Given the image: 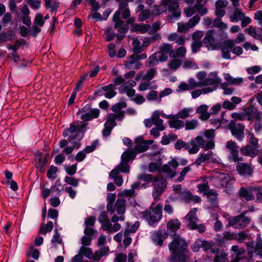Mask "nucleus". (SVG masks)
<instances>
[{
  "instance_id": "nucleus-1",
  "label": "nucleus",
  "mask_w": 262,
  "mask_h": 262,
  "mask_svg": "<svg viewBox=\"0 0 262 262\" xmlns=\"http://www.w3.org/2000/svg\"><path fill=\"white\" fill-rule=\"evenodd\" d=\"M88 123L82 122H72L70 124L69 128L64 129L62 135L67 137L72 146H66L63 150V152L69 155L72 154L74 148L78 149L81 146L80 140L83 138L86 132Z\"/></svg>"
},
{
  "instance_id": "nucleus-2",
  "label": "nucleus",
  "mask_w": 262,
  "mask_h": 262,
  "mask_svg": "<svg viewBox=\"0 0 262 262\" xmlns=\"http://www.w3.org/2000/svg\"><path fill=\"white\" fill-rule=\"evenodd\" d=\"M168 248L170 252V262H185L187 260L189 254L187 245L179 235H174L173 241L168 245Z\"/></svg>"
},
{
  "instance_id": "nucleus-3",
  "label": "nucleus",
  "mask_w": 262,
  "mask_h": 262,
  "mask_svg": "<svg viewBox=\"0 0 262 262\" xmlns=\"http://www.w3.org/2000/svg\"><path fill=\"white\" fill-rule=\"evenodd\" d=\"M172 50L173 47L171 45L166 43L162 44L159 47V51L152 54L146 60V67H152L160 62L166 61L168 59L169 54L171 57Z\"/></svg>"
},
{
  "instance_id": "nucleus-4",
  "label": "nucleus",
  "mask_w": 262,
  "mask_h": 262,
  "mask_svg": "<svg viewBox=\"0 0 262 262\" xmlns=\"http://www.w3.org/2000/svg\"><path fill=\"white\" fill-rule=\"evenodd\" d=\"M130 10L127 3L119 4L118 10L116 11L113 15V21L115 23V28L122 34H125L128 30L127 24H124L120 16L122 14V17L126 19L130 16Z\"/></svg>"
},
{
  "instance_id": "nucleus-5",
  "label": "nucleus",
  "mask_w": 262,
  "mask_h": 262,
  "mask_svg": "<svg viewBox=\"0 0 262 262\" xmlns=\"http://www.w3.org/2000/svg\"><path fill=\"white\" fill-rule=\"evenodd\" d=\"M246 245L248 257V262H252L257 258L262 259V238L259 234L257 235L254 246L253 242H247ZM255 262H262V261L257 260Z\"/></svg>"
},
{
  "instance_id": "nucleus-6",
  "label": "nucleus",
  "mask_w": 262,
  "mask_h": 262,
  "mask_svg": "<svg viewBox=\"0 0 262 262\" xmlns=\"http://www.w3.org/2000/svg\"><path fill=\"white\" fill-rule=\"evenodd\" d=\"M217 35L220 37V40H224L228 37L227 34L221 30L215 31L213 29H210L206 32L203 42L208 50L212 51L218 49L219 44L215 42L214 38Z\"/></svg>"
},
{
  "instance_id": "nucleus-7",
  "label": "nucleus",
  "mask_w": 262,
  "mask_h": 262,
  "mask_svg": "<svg viewBox=\"0 0 262 262\" xmlns=\"http://www.w3.org/2000/svg\"><path fill=\"white\" fill-rule=\"evenodd\" d=\"M248 211V210H246L238 215L229 217L228 225L235 229H242L245 228L249 225L251 221L250 217L245 216Z\"/></svg>"
},
{
  "instance_id": "nucleus-8",
  "label": "nucleus",
  "mask_w": 262,
  "mask_h": 262,
  "mask_svg": "<svg viewBox=\"0 0 262 262\" xmlns=\"http://www.w3.org/2000/svg\"><path fill=\"white\" fill-rule=\"evenodd\" d=\"M162 205L158 204L155 207L149 208V210L143 213V216L148 224L152 226L158 222L162 218Z\"/></svg>"
},
{
  "instance_id": "nucleus-9",
  "label": "nucleus",
  "mask_w": 262,
  "mask_h": 262,
  "mask_svg": "<svg viewBox=\"0 0 262 262\" xmlns=\"http://www.w3.org/2000/svg\"><path fill=\"white\" fill-rule=\"evenodd\" d=\"M168 8L171 17H178L181 11L179 8V3L177 0H162V5L159 6L158 10L161 12H164Z\"/></svg>"
},
{
  "instance_id": "nucleus-10",
  "label": "nucleus",
  "mask_w": 262,
  "mask_h": 262,
  "mask_svg": "<svg viewBox=\"0 0 262 262\" xmlns=\"http://www.w3.org/2000/svg\"><path fill=\"white\" fill-rule=\"evenodd\" d=\"M196 208H193L185 219L187 221V226L190 229H197L200 233H202L205 231V227L203 224H199V220L196 215Z\"/></svg>"
},
{
  "instance_id": "nucleus-11",
  "label": "nucleus",
  "mask_w": 262,
  "mask_h": 262,
  "mask_svg": "<svg viewBox=\"0 0 262 262\" xmlns=\"http://www.w3.org/2000/svg\"><path fill=\"white\" fill-rule=\"evenodd\" d=\"M109 250L110 249L108 247H103L100 249L96 251L95 253L93 254L91 248L82 246L80 248V252L90 259H93L94 260L98 261L102 257L106 255Z\"/></svg>"
},
{
  "instance_id": "nucleus-12",
  "label": "nucleus",
  "mask_w": 262,
  "mask_h": 262,
  "mask_svg": "<svg viewBox=\"0 0 262 262\" xmlns=\"http://www.w3.org/2000/svg\"><path fill=\"white\" fill-rule=\"evenodd\" d=\"M152 185L154 187L152 196L155 199H156L164 192L167 186L166 181L159 174L153 179Z\"/></svg>"
},
{
  "instance_id": "nucleus-13",
  "label": "nucleus",
  "mask_w": 262,
  "mask_h": 262,
  "mask_svg": "<svg viewBox=\"0 0 262 262\" xmlns=\"http://www.w3.org/2000/svg\"><path fill=\"white\" fill-rule=\"evenodd\" d=\"M78 114H82L81 119L84 121H90L98 117L99 110L96 108H92L90 105H86L79 110Z\"/></svg>"
},
{
  "instance_id": "nucleus-14",
  "label": "nucleus",
  "mask_w": 262,
  "mask_h": 262,
  "mask_svg": "<svg viewBox=\"0 0 262 262\" xmlns=\"http://www.w3.org/2000/svg\"><path fill=\"white\" fill-rule=\"evenodd\" d=\"M205 141L201 136H197L194 139L187 142V150L189 154H196L200 148H203L205 146Z\"/></svg>"
},
{
  "instance_id": "nucleus-15",
  "label": "nucleus",
  "mask_w": 262,
  "mask_h": 262,
  "mask_svg": "<svg viewBox=\"0 0 262 262\" xmlns=\"http://www.w3.org/2000/svg\"><path fill=\"white\" fill-rule=\"evenodd\" d=\"M226 147L230 152L228 158L231 161L238 162L243 160L242 157H239L238 146L235 142L231 140L227 142Z\"/></svg>"
},
{
  "instance_id": "nucleus-16",
  "label": "nucleus",
  "mask_w": 262,
  "mask_h": 262,
  "mask_svg": "<svg viewBox=\"0 0 262 262\" xmlns=\"http://www.w3.org/2000/svg\"><path fill=\"white\" fill-rule=\"evenodd\" d=\"M258 190H259V189L257 187L250 186L247 188L241 187L238 191V194L239 198L245 199L247 201H253L255 199V196L252 192Z\"/></svg>"
},
{
  "instance_id": "nucleus-17",
  "label": "nucleus",
  "mask_w": 262,
  "mask_h": 262,
  "mask_svg": "<svg viewBox=\"0 0 262 262\" xmlns=\"http://www.w3.org/2000/svg\"><path fill=\"white\" fill-rule=\"evenodd\" d=\"M234 45V41L233 40L228 39L220 43L218 48H220L222 51V57L226 59H230V52Z\"/></svg>"
},
{
  "instance_id": "nucleus-18",
  "label": "nucleus",
  "mask_w": 262,
  "mask_h": 262,
  "mask_svg": "<svg viewBox=\"0 0 262 262\" xmlns=\"http://www.w3.org/2000/svg\"><path fill=\"white\" fill-rule=\"evenodd\" d=\"M229 127L232 135L238 140H242L244 138V131L245 128L244 125L239 123H236L234 121H231L229 123Z\"/></svg>"
},
{
  "instance_id": "nucleus-19",
  "label": "nucleus",
  "mask_w": 262,
  "mask_h": 262,
  "mask_svg": "<svg viewBox=\"0 0 262 262\" xmlns=\"http://www.w3.org/2000/svg\"><path fill=\"white\" fill-rule=\"evenodd\" d=\"M116 86L114 84H110L107 85L100 88L94 94L104 95L106 98L111 99L114 97L117 94L115 92Z\"/></svg>"
},
{
  "instance_id": "nucleus-20",
  "label": "nucleus",
  "mask_w": 262,
  "mask_h": 262,
  "mask_svg": "<svg viewBox=\"0 0 262 262\" xmlns=\"http://www.w3.org/2000/svg\"><path fill=\"white\" fill-rule=\"evenodd\" d=\"M124 220L125 217L124 215H121L120 216H118L116 214H114L111 217V221H110L107 233H113L119 231L121 226L118 222L119 221H124Z\"/></svg>"
},
{
  "instance_id": "nucleus-21",
  "label": "nucleus",
  "mask_w": 262,
  "mask_h": 262,
  "mask_svg": "<svg viewBox=\"0 0 262 262\" xmlns=\"http://www.w3.org/2000/svg\"><path fill=\"white\" fill-rule=\"evenodd\" d=\"M168 236V233L165 230H158L152 233L151 238L155 245L161 246L163 245L164 240L166 239Z\"/></svg>"
},
{
  "instance_id": "nucleus-22",
  "label": "nucleus",
  "mask_w": 262,
  "mask_h": 262,
  "mask_svg": "<svg viewBox=\"0 0 262 262\" xmlns=\"http://www.w3.org/2000/svg\"><path fill=\"white\" fill-rule=\"evenodd\" d=\"M126 102L120 101L114 105L112 107V111L116 114H114L115 121H121L124 117V111H121L122 108L126 107Z\"/></svg>"
},
{
  "instance_id": "nucleus-23",
  "label": "nucleus",
  "mask_w": 262,
  "mask_h": 262,
  "mask_svg": "<svg viewBox=\"0 0 262 262\" xmlns=\"http://www.w3.org/2000/svg\"><path fill=\"white\" fill-rule=\"evenodd\" d=\"M241 153L247 156L254 158L259 155H262V149H259L251 145H247L241 149Z\"/></svg>"
},
{
  "instance_id": "nucleus-24",
  "label": "nucleus",
  "mask_w": 262,
  "mask_h": 262,
  "mask_svg": "<svg viewBox=\"0 0 262 262\" xmlns=\"http://www.w3.org/2000/svg\"><path fill=\"white\" fill-rule=\"evenodd\" d=\"M236 169L242 176H251L253 172V168L251 164L239 163L236 166Z\"/></svg>"
},
{
  "instance_id": "nucleus-25",
  "label": "nucleus",
  "mask_w": 262,
  "mask_h": 262,
  "mask_svg": "<svg viewBox=\"0 0 262 262\" xmlns=\"http://www.w3.org/2000/svg\"><path fill=\"white\" fill-rule=\"evenodd\" d=\"M124 66L128 70L132 69L138 70L142 67V64L140 61L138 60L135 55H132L125 61Z\"/></svg>"
},
{
  "instance_id": "nucleus-26",
  "label": "nucleus",
  "mask_w": 262,
  "mask_h": 262,
  "mask_svg": "<svg viewBox=\"0 0 262 262\" xmlns=\"http://www.w3.org/2000/svg\"><path fill=\"white\" fill-rule=\"evenodd\" d=\"M47 156L42 159L40 152L36 154L35 155V166L40 172H43L45 170V167L47 164Z\"/></svg>"
},
{
  "instance_id": "nucleus-27",
  "label": "nucleus",
  "mask_w": 262,
  "mask_h": 262,
  "mask_svg": "<svg viewBox=\"0 0 262 262\" xmlns=\"http://www.w3.org/2000/svg\"><path fill=\"white\" fill-rule=\"evenodd\" d=\"M255 120L254 123V129L256 133H259L262 129L261 115L257 110L252 111V119Z\"/></svg>"
},
{
  "instance_id": "nucleus-28",
  "label": "nucleus",
  "mask_w": 262,
  "mask_h": 262,
  "mask_svg": "<svg viewBox=\"0 0 262 262\" xmlns=\"http://www.w3.org/2000/svg\"><path fill=\"white\" fill-rule=\"evenodd\" d=\"M34 23L35 24V26H34V36L41 31V29L39 28V27L43 26L45 24L43 15L40 13H37L35 15Z\"/></svg>"
},
{
  "instance_id": "nucleus-29",
  "label": "nucleus",
  "mask_w": 262,
  "mask_h": 262,
  "mask_svg": "<svg viewBox=\"0 0 262 262\" xmlns=\"http://www.w3.org/2000/svg\"><path fill=\"white\" fill-rule=\"evenodd\" d=\"M125 200L123 199H118L113 205V209L114 212L116 211L119 215H123L125 212Z\"/></svg>"
},
{
  "instance_id": "nucleus-30",
  "label": "nucleus",
  "mask_w": 262,
  "mask_h": 262,
  "mask_svg": "<svg viewBox=\"0 0 262 262\" xmlns=\"http://www.w3.org/2000/svg\"><path fill=\"white\" fill-rule=\"evenodd\" d=\"M151 26L149 25L134 24L131 27L130 30L132 32H139L141 33H145L149 30Z\"/></svg>"
},
{
  "instance_id": "nucleus-31",
  "label": "nucleus",
  "mask_w": 262,
  "mask_h": 262,
  "mask_svg": "<svg viewBox=\"0 0 262 262\" xmlns=\"http://www.w3.org/2000/svg\"><path fill=\"white\" fill-rule=\"evenodd\" d=\"M193 113V110L191 107H184L180 110L178 113L174 115V119L181 118L185 119L190 116Z\"/></svg>"
},
{
  "instance_id": "nucleus-32",
  "label": "nucleus",
  "mask_w": 262,
  "mask_h": 262,
  "mask_svg": "<svg viewBox=\"0 0 262 262\" xmlns=\"http://www.w3.org/2000/svg\"><path fill=\"white\" fill-rule=\"evenodd\" d=\"M160 112L158 111H155L152 114L153 124L159 127L160 130H164L165 127L163 124V121L160 118Z\"/></svg>"
},
{
  "instance_id": "nucleus-33",
  "label": "nucleus",
  "mask_w": 262,
  "mask_h": 262,
  "mask_svg": "<svg viewBox=\"0 0 262 262\" xmlns=\"http://www.w3.org/2000/svg\"><path fill=\"white\" fill-rule=\"evenodd\" d=\"M244 13L241 9L235 8L229 16L230 21L232 23H237L244 18Z\"/></svg>"
},
{
  "instance_id": "nucleus-34",
  "label": "nucleus",
  "mask_w": 262,
  "mask_h": 262,
  "mask_svg": "<svg viewBox=\"0 0 262 262\" xmlns=\"http://www.w3.org/2000/svg\"><path fill=\"white\" fill-rule=\"evenodd\" d=\"M181 226V223L178 219H172L167 224V231L170 233H175L178 230Z\"/></svg>"
},
{
  "instance_id": "nucleus-35",
  "label": "nucleus",
  "mask_w": 262,
  "mask_h": 262,
  "mask_svg": "<svg viewBox=\"0 0 262 262\" xmlns=\"http://www.w3.org/2000/svg\"><path fill=\"white\" fill-rule=\"evenodd\" d=\"M110 178L114 180L115 184L117 186H122L123 182V178L117 169H113L110 173Z\"/></svg>"
},
{
  "instance_id": "nucleus-36",
  "label": "nucleus",
  "mask_w": 262,
  "mask_h": 262,
  "mask_svg": "<svg viewBox=\"0 0 262 262\" xmlns=\"http://www.w3.org/2000/svg\"><path fill=\"white\" fill-rule=\"evenodd\" d=\"M98 221L101 224L102 229L107 232L110 225V220L107 217V213L101 212L98 217Z\"/></svg>"
},
{
  "instance_id": "nucleus-37",
  "label": "nucleus",
  "mask_w": 262,
  "mask_h": 262,
  "mask_svg": "<svg viewBox=\"0 0 262 262\" xmlns=\"http://www.w3.org/2000/svg\"><path fill=\"white\" fill-rule=\"evenodd\" d=\"M231 117L236 120L244 121L247 120L251 121L252 120V112L250 115H249L248 112L233 113L231 114Z\"/></svg>"
},
{
  "instance_id": "nucleus-38",
  "label": "nucleus",
  "mask_w": 262,
  "mask_h": 262,
  "mask_svg": "<svg viewBox=\"0 0 262 262\" xmlns=\"http://www.w3.org/2000/svg\"><path fill=\"white\" fill-rule=\"evenodd\" d=\"M136 156V153L133 149H128L121 156V161L128 164L130 160L134 159Z\"/></svg>"
},
{
  "instance_id": "nucleus-39",
  "label": "nucleus",
  "mask_w": 262,
  "mask_h": 262,
  "mask_svg": "<svg viewBox=\"0 0 262 262\" xmlns=\"http://www.w3.org/2000/svg\"><path fill=\"white\" fill-rule=\"evenodd\" d=\"M217 80L216 75L211 73L209 77L205 78L203 81H201L202 87L213 85L218 82Z\"/></svg>"
},
{
  "instance_id": "nucleus-40",
  "label": "nucleus",
  "mask_w": 262,
  "mask_h": 262,
  "mask_svg": "<svg viewBox=\"0 0 262 262\" xmlns=\"http://www.w3.org/2000/svg\"><path fill=\"white\" fill-rule=\"evenodd\" d=\"M213 155V152L209 151L207 154H201L199 157L195 160L194 164L197 166L201 165L202 163L209 160Z\"/></svg>"
},
{
  "instance_id": "nucleus-41",
  "label": "nucleus",
  "mask_w": 262,
  "mask_h": 262,
  "mask_svg": "<svg viewBox=\"0 0 262 262\" xmlns=\"http://www.w3.org/2000/svg\"><path fill=\"white\" fill-rule=\"evenodd\" d=\"M53 228V223L49 221L47 224H42L38 231V233L45 235L47 232H50Z\"/></svg>"
},
{
  "instance_id": "nucleus-42",
  "label": "nucleus",
  "mask_w": 262,
  "mask_h": 262,
  "mask_svg": "<svg viewBox=\"0 0 262 262\" xmlns=\"http://www.w3.org/2000/svg\"><path fill=\"white\" fill-rule=\"evenodd\" d=\"M171 119V120L168 121V124L170 128L179 129L184 126V122L183 121L174 118Z\"/></svg>"
},
{
  "instance_id": "nucleus-43",
  "label": "nucleus",
  "mask_w": 262,
  "mask_h": 262,
  "mask_svg": "<svg viewBox=\"0 0 262 262\" xmlns=\"http://www.w3.org/2000/svg\"><path fill=\"white\" fill-rule=\"evenodd\" d=\"M116 195L113 193H108L107 196V204L106 206L107 210L111 214L114 213V209H113V202L115 200Z\"/></svg>"
},
{
  "instance_id": "nucleus-44",
  "label": "nucleus",
  "mask_w": 262,
  "mask_h": 262,
  "mask_svg": "<svg viewBox=\"0 0 262 262\" xmlns=\"http://www.w3.org/2000/svg\"><path fill=\"white\" fill-rule=\"evenodd\" d=\"M114 113L108 115L107 117L106 121L104 123V127L112 130V129L116 125V122L114 119Z\"/></svg>"
},
{
  "instance_id": "nucleus-45",
  "label": "nucleus",
  "mask_w": 262,
  "mask_h": 262,
  "mask_svg": "<svg viewBox=\"0 0 262 262\" xmlns=\"http://www.w3.org/2000/svg\"><path fill=\"white\" fill-rule=\"evenodd\" d=\"M114 113L108 115L107 117L106 121L104 123V127L112 130V129L116 125V122L114 119Z\"/></svg>"
},
{
  "instance_id": "nucleus-46",
  "label": "nucleus",
  "mask_w": 262,
  "mask_h": 262,
  "mask_svg": "<svg viewBox=\"0 0 262 262\" xmlns=\"http://www.w3.org/2000/svg\"><path fill=\"white\" fill-rule=\"evenodd\" d=\"M186 53V50L185 47L181 46L178 48L176 50H172V52L171 53V57L172 58H183L185 55Z\"/></svg>"
},
{
  "instance_id": "nucleus-47",
  "label": "nucleus",
  "mask_w": 262,
  "mask_h": 262,
  "mask_svg": "<svg viewBox=\"0 0 262 262\" xmlns=\"http://www.w3.org/2000/svg\"><path fill=\"white\" fill-rule=\"evenodd\" d=\"M225 79L229 84L238 85L243 81L242 78H234L229 74H226Z\"/></svg>"
},
{
  "instance_id": "nucleus-48",
  "label": "nucleus",
  "mask_w": 262,
  "mask_h": 262,
  "mask_svg": "<svg viewBox=\"0 0 262 262\" xmlns=\"http://www.w3.org/2000/svg\"><path fill=\"white\" fill-rule=\"evenodd\" d=\"M219 183L221 187H226L230 182V178L229 176L225 173H221L219 176Z\"/></svg>"
},
{
  "instance_id": "nucleus-49",
  "label": "nucleus",
  "mask_w": 262,
  "mask_h": 262,
  "mask_svg": "<svg viewBox=\"0 0 262 262\" xmlns=\"http://www.w3.org/2000/svg\"><path fill=\"white\" fill-rule=\"evenodd\" d=\"M157 70L156 68H151L147 71V72L143 75V80L146 81H150L154 78L155 75L157 74Z\"/></svg>"
},
{
  "instance_id": "nucleus-50",
  "label": "nucleus",
  "mask_w": 262,
  "mask_h": 262,
  "mask_svg": "<svg viewBox=\"0 0 262 262\" xmlns=\"http://www.w3.org/2000/svg\"><path fill=\"white\" fill-rule=\"evenodd\" d=\"M114 169H117L119 173L120 172L128 173L129 171V167L128 164L124 162L121 161L120 164L118 165Z\"/></svg>"
},
{
  "instance_id": "nucleus-51",
  "label": "nucleus",
  "mask_w": 262,
  "mask_h": 262,
  "mask_svg": "<svg viewBox=\"0 0 262 262\" xmlns=\"http://www.w3.org/2000/svg\"><path fill=\"white\" fill-rule=\"evenodd\" d=\"M147 144L143 141L137 144L134 148L133 150L136 153L144 152L148 149Z\"/></svg>"
},
{
  "instance_id": "nucleus-52",
  "label": "nucleus",
  "mask_w": 262,
  "mask_h": 262,
  "mask_svg": "<svg viewBox=\"0 0 262 262\" xmlns=\"http://www.w3.org/2000/svg\"><path fill=\"white\" fill-rule=\"evenodd\" d=\"M249 235L245 231L237 233L234 235V239L239 243H243L245 240L249 239Z\"/></svg>"
},
{
  "instance_id": "nucleus-53",
  "label": "nucleus",
  "mask_w": 262,
  "mask_h": 262,
  "mask_svg": "<svg viewBox=\"0 0 262 262\" xmlns=\"http://www.w3.org/2000/svg\"><path fill=\"white\" fill-rule=\"evenodd\" d=\"M198 125V121L196 119L187 120L184 123L186 130H191L195 129Z\"/></svg>"
},
{
  "instance_id": "nucleus-54",
  "label": "nucleus",
  "mask_w": 262,
  "mask_h": 262,
  "mask_svg": "<svg viewBox=\"0 0 262 262\" xmlns=\"http://www.w3.org/2000/svg\"><path fill=\"white\" fill-rule=\"evenodd\" d=\"M245 32L256 39H259L261 37L260 33L256 31L255 29L252 27L246 28Z\"/></svg>"
},
{
  "instance_id": "nucleus-55",
  "label": "nucleus",
  "mask_w": 262,
  "mask_h": 262,
  "mask_svg": "<svg viewBox=\"0 0 262 262\" xmlns=\"http://www.w3.org/2000/svg\"><path fill=\"white\" fill-rule=\"evenodd\" d=\"M179 198L185 202H189L192 195L189 191L184 190L179 196Z\"/></svg>"
},
{
  "instance_id": "nucleus-56",
  "label": "nucleus",
  "mask_w": 262,
  "mask_h": 262,
  "mask_svg": "<svg viewBox=\"0 0 262 262\" xmlns=\"http://www.w3.org/2000/svg\"><path fill=\"white\" fill-rule=\"evenodd\" d=\"M133 51L135 53H140L143 51V47L141 46L140 41L137 38H135L133 41Z\"/></svg>"
},
{
  "instance_id": "nucleus-57",
  "label": "nucleus",
  "mask_w": 262,
  "mask_h": 262,
  "mask_svg": "<svg viewBox=\"0 0 262 262\" xmlns=\"http://www.w3.org/2000/svg\"><path fill=\"white\" fill-rule=\"evenodd\" d=\"M64 181L68 185H71L73 187H77L79 185V181L77 179H75L73 177L66 176L64 178Z\"/></svg>"
},
{
  "instance_id": "nucleus-58",
  "label": "nucleus",
  "mask_w": 262,
  "mask_h": 262,
  "mask_svg": "<svg viewBox=\"0 0 262 262\" xmlns=\"http://www.w3.org/2000/svg\"><path fill=\"white\" fill-rule=\"evenodd\" d=\"M57 171V168L56 167L52 165L50 167L49 169L47 171V176L48 179L54 180L56 178L57 174L56 172Z\"/></svg>"
},
{
  "instance_id": "nucleus-59",
  "label": "nucleus",
  "mask_w": 262,
  "mask_h": 262,
  "mask_svg": "<svg viewBox=\"0 0 262 262\" xmlns=\"http://www.w3.org/2000/svg\"><path fill=\"white\" fill-rule=\"evenodd\" d=\"M162 171L163 172L167 173L168 177L170 178H173L176 174V172L173 171L167 164H165L162 166Z\"/></svg>"
},
{
  "instance_id": "nucleus-60",
  "label": "nucleus",
  "mask_w": 262,
  "mask_h": 262,
  "mask_svg": "<svg viewBox=\"0 0 262 262\" xmlns=\"http://www.w3.org/2000/svg\"><path fill=\"white\" fill-rule=\"evenodd\" d=\"M202 245H201V247L203 248L204 251H208L210 249L211 252L215 253L216 252V250L214 248H212V244L211 243L206 241L202 240Z\"/></svg>"
},
{
  "instance_id": "nucleus-61",
  "label": "nucleus",
  "mask_w": 262,
  "mask_h": 262,
  "mask_svg": "<svg viewBox=\"0 0 262 262\" xmlns=\"http://www.w3.org/2000/svg\"><path fill=\"white\" fill-rule=\"evenodd\" d=\"M182 64V61L178 59H173L168 63L169 67L172 70H176Z\"/></svg>"
},
{
  "instance_id": "nucleus-62",
  "label": "nucleus",
  "mask_w": 262,
  "mask_h": 262,
  "mask_svg": "<svg viewBox=\"0 0 262 262\" xmlns=\"http://www.w3.org/2000/svg\"><path fill=\"white\" fill-rule=\"evenodd\" d=\"M200 20V17L198 15H194L191 17L187 22L190 29L193 28Z\"/></svg>"
},
{
  "instance_id": "nucleus-63",
  "label": "nucleus",
  "mask_w": 262,
  "mask_h": 262,
  "mask_svg": "<svg viewBox=\"0 0 262 262\" xmlns=\"http://www.w3.org/2000/svg\"><path fill=\"white\" fill-rule=\"evenodd\" d=\"M150 15V11L148 9H145L142 11L138 15V19L140 21H143L146 19L148 18Z\"/></svg>"
},
{
  "instance_id": "nucleus-64",
  "label": "nucleus",
  "mask_w": 262,
  "mask_h": 262,
  "mask_svg": "<svg viewBox=\"0 0 262 262\" xmlns=\"http://www.w3.org/2000/svg\"><path fill=\"white\" fill-rule=\"evenodd\" d=\"M190 29L187 23L180 22L178 23V31L181 33H185Z\"/></svg>"
}]
</instances>
